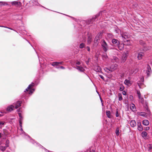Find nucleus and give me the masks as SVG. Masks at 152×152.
I'll list each match as a JSON object with an SVG mask.
<instances>
[{
    "mask_svg": "<svg viewBox=\"0 0 152 152\" xmlns=\"http://www.w3.org/2000/svg\"><path fill=\"white\" fill-rule=\"evenodd\" d=\"M20 130L22 132V133L25 136V137L26 138H28V140L30 142L32 143L34 146L38 147L39 149H44L45 151L48 150L45 148L44 147L41 145L39 143L36 142L35 140L31 138L23 130L22 126L20 127Z\"/></svg>",
    "mask_w": 152,
    "mask_h": 152,
    "instance_id": "f257e3e1",
    "label": "nucleus"
},
{
    "mask_svg": "<svg viewBox=\"0 0 152 152\" xmlns=\"http://www.w3.org/2000/svg\"><path fill=\"white\" fill-rule=\"evenodd\" d=\"M27 99V97L26 95L23 94L20 96V99L16 102L13 103V105L15 106V109H17L21 105L22 103H25Z\"/></svg>",
    "mask_w": 152,
    "mask_h": 152,
    "instance_id": "f03ea898",
    "label": "nucleus"
},
{
    "mask_svg": "<svg viewBox=\"0 0 152 152\" xmlns=\"http://www.w3.org/2000/svg\"><path fill=\"white\" fill-rule=\"evenodd\" d=\"M33 84H34L32 83V84H29L28 87L24 91V92H26L29 90V94L31 95L35 91V89L32 88Z\"/></svg>",
    "mask_w": 152,
    "mask_h": 152,
    "instance_id": "7ed1b4c3",
    "label": "nucleus"
},
{
    "mask_svg": "<svg viewBox=\"0 0 152 152\" xmlns=\"http://www.w3.org/2000/svg\"><path fill=\"white\" fill-rule=\"evenodd\" d=\"M101 46L103 51L106 52L109 48V46L104 39L102 40Z\"/></svg>",
    "mask_w": 152,
    "mask_h": 152,
    "instance_id": "20e7f679",
    "label": "nucleus"
},
{
    "mask_svg": "<svg viewBox=\"0 0 152 152\" xmlns=\"http://www.w3.org/2000/svg\"><path fill=\"white\" fill-rule=\"evenodd\" d=\"M63 63V61L54 62L52 63L51 65L53 66H55L56 68L59 69H60V66L58 65L62 64Z\"/></svg>",
    "mask_w": 152,
    "mask_h": 152,
    "instance_id": "39448f33",
    "label": "nucleus"
},
{
    "mask_svg": "<svg viewBox=\"0 0 152 152\" xmlns=\"http://www.w3.org/2000/svg\"><path fill=\"white\" fill-rule=\"evenodd\" d=\"M12 17L13 19L16 20H21L23 18L21 15L19 14H14Z\"/></svg>",
    "mask_w": 152,
    "mask_h": 152,
    "instance_id": "423d86ee",
    "label": "nucleus"
},
{
    "mask_svg": "<svg viewBox=\"0 0 152 152\" xmlns=\"http://www.w3.org/2000/svg\"><path fill=\"white\" fill-rule=\"evenodd\" d=\"M106 11L105 10H103L102 11H100V12H99V13L97 14L96 15L94 16H93V18L94 19H96V18L99 16L100 15H106ZM105 16H106V15H105Z\"/></svg>",
    "mask_w": 152,
    "mask_h": 152,
    "instance_id": "0eeeda50",
    "label": "nucleus"
},
{
    "mask_svg": "<svg viewBox=\"0 0 152 152\" xmlns=\"http://www.w3.org/2000/svg\"><path fill=\"white\" fill-rule=\"evenodd\" d=\"M112 42L113 45H112V46H114L115 47H116L117 46H118V45H119L120 43L119 41L118 40L114 38L112 39Z\"/></svg>",
    "mask_w": 152,
    "mask_h": 152,
    "instance_id": "6e6552de",
    "label": "nucleus"
},
{
    "mask_svg": "<svg viewBox=\"0 0 152 152\" xmlns=\"http://www.w3.org/2000/svg\"><path fill=\"white\" fill-rule=\"evenodd\" d=\"M95 19H94L93 17L92 18H89L86 21H83V22H85L87 24L89 25L92 23L94 21H95Z\"/></svg>",
    "mask_w": 152,
    "mask_h": 152,
    "instance_id": "1a4fd4ad",
    "label": "nucleus"
},
{
    "mask_svg": "<svg viewBox=\"0 0 152 152\" xmlns=\"http://www.w3.org/2000/svg\"><path fill=\"white\" fill-rule=\"evenodd\" d=\"M18 114L19 115V126L20 127H22V121L23 120V118L22 115V114L20 113H18Z\"/></svg>",
    "mask_w": 152,
    "mask_h": 152,
    "instance_id": "9d476101",
    "label": "nucleus"
},
{
    "mask_svg": "<svg viewBox=\"0 0 152 152\" xmlns=\"http://www.w3.org/2000/svg\"><path fill=\"white\" fill-rule=\"evenodd\" d=\"M118 65L116 64H112L110 66V69L111 72L117 69Z\"/></svg>",
    "mask_w": 152,
    "mask_h": 152,
    "instance_id": "9b49d317",
    "label": "nucleus"
},
{
    "mask_svg": "<svg viewBox=\"0 0 152 152\" xmlns=\"http://www.w3.org/2000/svg\"><path fill=\"white\" fill-rule=\"evenodd\" d=\"M15 106L13 104L10 105L7 107L6 110L8 112H10L13 110Z\"/></svg>",
    "mask_w": 152,
    "mask_h": 152,
    "instance_id": "f8f14e48",
    "label": "nucleus"
},
{
    "mask_svg": "<svg viewBox=\"0 0 152 152\" xmlns=\"http://www.w3.org/2000/svg\"><path fill=\"white\" fill-rule=\"evenodd\" d=\"M103 34V32L102 31H100L98 32L97 35H96L95 37L98 39H100L102 38V36Z\"/></svg>",
    "mask_w": 152,
    "mask_h": 152,
    "instance_id": "ddd939ff",
    "label": "nucleus"
},
{
    "mask_svg": "<svg viewBox=\"0 0 152 152\" xmlns=\"http://www.w3.org/2000/svg\"><path fill=\"white\" fill-rule=\"evenodd\" d=\"M137 129L139 131H142L143 130V128L141 125V123L140 122H137Z\"/></svg>",
    "mask_w": 152,
    "mask_h": 152,
    "instance_id": "4468645a",
    "label": "nucleus"
},
{
    "mask_svg": "<svg viewBox=\"0 0 152 152\" xmlns=\"http://www.w3.org/2000/svg\"><path fill=\"white\" fill-rule=\"evenodd\" d=\"M10 3L12 5L15 6H20L21 5V3L20 1H15L11 2Z\"/></svg>",
    "mask_w": 152,
    "mask_h": 152,
    "instance_id": "2eb2a0df",
    "label": "nucleus"
},
{
    "mask_svg": "<svg viewBox=\"0 0 152 152\" xmlns=\"http://www.w3.org/2000/svg\"><path fill=\"white\" fill-rule=\"evenodd\" d=\"M122 37L123 39V40L124 42H128L129 41V39H127L128 38V36L126 35H122Z\"/></svg>",
    "mask_w": 152,
    "mask_h": 152,
    "instance_id": "dca6fc26",
    "label": "nucleus"
},
{
    "mask_svg": "<svg viewBox=\"0 0 152 152\" xmlns=\"http://www.w3.org/2000/svg\"><path fill=\"white\" fill-rule=\"evenodd\" d=\"M127 58V56L126 54H123L121 57V62L123 63L125 62Z\"/></svg>",
    "mask_w": 152,
    "mask_h": 152,
    "instance_id": "f3484780",
    "label": "nucleus"
},
{
    "mask_svg": "<svg viewBox=\"0 0 152 152\" xmlns=\"http://www.w3.org/2000/svg\"><path fill=\"white\" fill-rule=\"evenodd\" d=\"M130 124L131 127H133L136 125V123L135 121L134 120H131L130 122Z\"/></svg>",
    "mask_w": 152,
    "mask_h": 152,
    "instance_id": "a211bd4d",
    "label": "nucleus"
},
{
    "mask_svg": "<svg viewBox=\"0 0 152 152\" xmlns=\"http://www.w3.org/2000/svg\"><path fill=\"white\" fill-rule=\"evenodd\" d=\"M76 66L77 67L76 69L81 72H83L85 71L83 68L81 66L76 65Z\"/></svg>",
    "mask_w": 152,
    "mask_h": 152,
    "instance_id": "6ab92c4d",
    "label": "nucleus"
},
{
    "mask_svg": "<svg viewBox=\"0 0 152 152\" xmlns=\"http://www.w3.org/2000/svg\"><path fill=\"white\" fill-rule=\"evenodd\" d=\"M107 37L109 39H113L114 35L111 33H107L106 34Z\"/></svg>",
    "mask_w": 152,
    "mask_h": 152,
    "instance_id": "aec40b11",
    "label": "nucleus"
},
{
    "mask_svg": "<svg viewBox=\"0 0 152 152\" xmlns=\"http://www.w3.org/2000/svg\"><path fill=\"white\" fill-rule=\"evenodd\" d=\"M142 123L143 125L147 126L149 124V122L147 120H144L142 121Z\"/></svg>",
    "mask_w": 152,
    "mask_h": 152,
    "instance_id": "412c9836",
    "label": "nucleus"
},
{
    "mask_svg": "<svg viewBox=\"0 0 152 152\" xmlns=\"http://www.w3.org/2000/svg\"><path fill=\"white\" fill-rule=\"evenodd\" d=\"M124 83L126 85L129 86L131 85V83L129 80H128L127 79L125 80L124 81Z\"/></svg>",
    "mask_w": 152,
    "mask_h": 152,
    "instance_id": "4be33fe9",
    "label": "nucleus"
},
{
    "mask_svg": "<svg viewBox=\"0 0 152 152\" xmlns=\"http://www.w3.org/2000/svg\"><path fill=\"white\" fill-rule=\"evenodd\" d=\"M102 59L104 61H106L108 58V57L106 53H104L102 55Z\"/></svg>",
    "mask_w": 152,
    "mask_h": 152,
    "instance_id": "5701e85b",
    "label": "nucleus"
},
{
    "mask_svg": "<svg viewBox=\"0 0 152 152\" xmlns=\"http://www.w3.org/2000/svg\"><path fill=\"white\" fill-rule=\"evenodd\" d=\"M147 135V133L145 131L142 132L141 133L142 137L144 138H145Z\"/></svg>",
    "mask_w": 152,
    "mask_h": 152,
    "instance_id": "b1692460",
    "label": "nucleus"
},
{
    "mask_svg": "<svg viewBox=\"0 0 152 152\" xmlns=\"http://www.w3.org/2000/svg\"><path fill=\"white\" fill-rule=\"evenodd\" d=\"M116 47H118L120 50H122L124 48V45H123L121 44H120L119 43V45L117 46Z\"/></svg>",
    "mask_w": 152,
    "mask_h": 152,
    "instance_id": "393cba45",
    "label": "nucleus"
},
{
    "mask_svg": "<svg viewBox=\"0 0 152 152\" xmlns=\"http://www.w3.org/2000/svg\"><path fill=\"white\" fill-rule=\"evenodd\" d=\"M143 54V53L142 52H140L138 54L137 57L139 60H140L142 58Z\"/></svg>",
    "mask_w": 152,
    "mask_h": 152,
    "instance_id": "a878e982",
    "label": "nucleus"
},
{
    "mask_svg": "<svg viewBox=\"0 0 152 152\" xmlns=\"http://www.w3.org/2000/svg\"><path fill=\"white\" fill-rule=\"evenodd\" d=\"M106 115L107 117L109 118H111L110 112V111L107 110L106 112Z\"/></svg>",
    "mask_w": 152,
    "mask_h": 152,
    "instance_id": "bb28decb",
    "label": "nucleus"
},
{
    "mask_svg": "<svg viewBox=\"0 0 152 152\" xmlns=\"http://www.w3.org/2000/svg\"><path fill=\"white\" fill-rule=\"evenodd\" d=\"M130 108L133 111L135 110L136 109L135 105L133 104H132L130 106Z\"/></svg>",
    "mask_w": 152,
    "mask_h": 152,
    "instance_id": "cd10ccee",
    "label": "nucleus"
},
{
    "mask_svg": "<svg viewBox=\"0 0 152 152\" xmlns=\"http://www.w3.org/2000/svg\"><path fill=\"white\" fill-rule=\"evenodd\" d=\"M95 69H96V71L97 72H100L102 70L100 67L99 66H96L95 67Z\"/></svg>",
    "mask_w": 152,
    "mask_h": 152,
    "instance_id": "c85d7f7f",
    "label": "nucleus"
},
{
    "mask_svg": "<svg viewBox=\"0 0 152 152\" xmlns=\"http://www.w3.org/2000/svg\"><path fill=\"white\" fill-rule=\"evenodd\" d=\"M139 102L140 103L142 104L143 105L144 104V99L143 97H140L139 98Z\"/></svg>",
    "mask_w": 152,
    "mask_h": 152,
    "instance_id": "c756f323",
    "label": "nucleus"
},
{
    "mask_svg": "<svg viewBox=\"0 0 152 152\" xmlns=\"http://www.w3.org/2000/svg\"><path fill=\"white\" fill-rule=\"evenodd\" d=\"M39 81H35L34 82H32L31 84H32V83H33L34 84H33V86H32V88H34L33 87L35 86H37L39 84Z\"/></svg>",
    "mask_w": 152,
    "mask_h": 152,
    "instance_id": "7c9ffc66",
    "label": "nucleus"
},
{
    "mask_svg": "<svg viewBox=\"0 0 152 152\" xmlns=\"http://www.w3.org/2000/svg\"><path fill=\"white\" fill-rule=\"evenodd\" d=\"M120 31V30L118 27L116 26L115 28V31L116 33L119 34Z\"/></svg>",
    "mask_w": 152,
    "mask_h": 152,
    "instance_id": "2f4dec72",
    "label": "nucleus"
},
{
    "mask_svg": "<svg viewBox=\"0 0 152 152\" xmlns=\"http://www.w3.org/2000/svg\"><path fill=\"white\" fill-rule=\"evenodd\" d=\"M120 114L118 113V109H117L116 110V111L115 113V116L116 117H120L121 118V117L120 116Z\"/></svg>",
    "mask_w": 152,
    "mask_h": 152,
    "instance_id": "473e14b6",
    "label": "nucleus"
},
{
    "mask_svg": "<svg viewBox=\"0 0 152 152\" xmlns=\"http://www.w3.org/2000/svg\"><path fill=\"white\" fill-rule=\"evenodd\" d=\"M0 148L2 151H4L5 150L7 147H6V146H1L0 147Z\"/></svg>",
    "mask_w": 152,
    "mask_h": 152,
    "instance_id": "72a5a7b5",
    "label": "nucleus"
},
{
    "mask_svg": "<svg viewBox=\"0 0 152 152\" xmlns=\"http://www.w3.org/2000/svg\"><path fill=\"white\" fill-rule=\"evenodd\" d=\"M149 67H150V69L148 68V70H146V73L147 74V75L148 77L150 75V71H151V68L149 66Z\"/></svg>",
    "mask_w": 152,
    "mask_h": 152,
    "instance_id": "f704fd0d",
    "label": "nucleus"
},
{
    "mask_svg": "<svg viewBox=\"0 0 152 152\" xmlns=\"http://www.w3.org/2000/svg\"><path fill=\"white\" fill-rule=\"evenodd\" d=\"M124 87L122 84H121L120 85V87L119 88V90L121 91H122L124 90Z\"/></svg>",
    "mask_w": 152,
    "mask_h": 152,
    "instance_id": "c9c22d12",
    "label": "nucleus"
},
{
    "mask_svg": "<svg viewBox=\"0 0 152 152\" xmlns=\"http://www.w3.org/2000/svg\"><path fill=\"white\" fill-rule=\"evenodd\" d=\"M9 141L8 140H6L5 142V146H6V147L7 148L9 147Z\"/></svg>",
    "mask_w": 152,
    "mask_h": 152,
    "instance_id": "e433bc0d",
    "label": "nucleus"
},
{
    "mask_svg": "<svg viewBox=\"0 0 152 152\" xmlns=\"http://www.w3.org/2000/svg\"><path fill=\"white\" fill-rule=\"evenodd\" d=\"M115 132L117 136H118L119 135L120 132L118 128H116Z\"/></svg>",
    "mask_w": 152,
    "mask_h": 152,
    "instance_id": "4c0bfd02",
    "label": "nucleus"
},
{
    "mask_svg": "<svg viewBox=\"0 0 152 152\" xmlns=\"http://www.w3.org/2000/svg\"><path fill=\"white\" fill-rule=\"evenodd\" d=\"M148 151H150L152 149V143L148 144Z\"/></svg>",
    "mask_w": 152,
    "mask_h": 152,
    "instance_id": "58836bf2",
    "label": "nucleus"
},
{
    "mask_svg": "<svg viewBox=\"0 0 152 152\" xmlns=\"http://www.w3.org/2000/svg\"><path fill=\"white\" fill-rule=\"evenodd\" d=\"M118 100L119 101H121L122 100V94H121L119 93L118 94Z\"/></svg>",
    "mask_w": 152,
    "mask_h": 152,
    "instance_id": "ea45409f",
    "label": "nucleus"
},
{
    "mask_svg": "<svg viewBox=\"0 0 152 152\" xmlns=\"http://www.w3.org/2000/svg\"><path fill=\"white\" fill-rule=\"evenodd\" d=\"M139 43L140 44L142 45V46H144L145 45V42L142 40H140L139 41Z\"/></svg>",
    "mask_w": 152,
    "mask_h": 152,
    "instance_id": "a19ab883",
    "label": "nucleus"
},
{
    "mask_svg": "<svg viewBox=\"0 0 152 152\" xmlns=\"http://www.w3.org/2000/svg\"><path fill=\"white\" fill-rule=\"evenodd\" d=\"M85 44L83 43H81L80 44L79 48H83L85 47Z\"/></svg>",
    "mask_w": 152,
    "mask_h": 152,
    "instance_id": "79ce46f5",
    "label": "nucleus"
},
{
    "mask_svg": "<svg viewBox=\"0 0 152 152\" xmlns=\"http://www.w3.org/2000/svg\"><path fill=\"white\" fill-rule=\"evenodd\" d=\"M146 115V113L144 112H140L139 114L140 116H145Z\"/></svg>",
    "mask_w": 152,
    "mask_h": 152,
    "instance_id": "37998d69",
    "label": "nucleus"
},
{
    "mask_svg": "<svg viewBox=\"0 0 152 152\" xmlns=\"http://www.w3.org/2000/svg\"><path fill=\"white\" fill-rule=\"evenodd\" d=\"M145 111L148 112V113H150V110L148 108V106H147L146 107H145Z\"/></svg>",
    "mask_w": 152,
    "mask_h": 152,
    "instance_id": "c03bdc74",
    "label": "nucleus"
},
{
    "mask_svg": "<svg viewBox=\"0 0 152 152\" xmlns=\"http://www.w3.org/2000/svg\"><path fill=\"white\" fill-rule=\"evenodd\" d=\"M137 83L139 88H141L140 86L142 85L143 83H142L140 81H138L137 82Z\"/></svg>",
    "mask_w": 152,
    "mask_h": 152,
    "instance_id": "a18cd8bd",
    "label": "nucleus"
},
{
    "mask_svg": "<svg viewBox=\"0 0 152 152\" xmlns=\"http://www.w3.org/2000/svg\"><path fill=\"white\" fill-rule=\"evenodd\" d=\"M137 94L138 98H140V97H141V93L139 90L137 91Z\"/></svg>",
    "mask_w": 152,
    "mask_h": 152,
    "instance_id": "49530a36",
    "label": "nucleus"
},
{
    "mask_svg": "<svg viewBox=\"0 0 152 152\" xmlns=\"http://www.w3.org/2000/svg\"><path fill=\"white\" fill-rule=\"evenodd\" d=\"M100 39H98L97 38H95L94 40V43L96 44L97 45H98L97 42H98V41Z\"/></svg>",
    "mask_w": 152,
    "mask_h": 152,
    "instance_id": "de8ad7c7",
    "label": "nucleus"
},
{
    "mask_svg": "<svg viewBox=\"0 0 152 152\" xmlns=\"http://www.w3.org/2000/svg\"><path fill=\"white\" fill-rule=\"evenodd\" d=\"M110 67L108 68H104V70L106 72H108L109 71H110Z\"/></svg>",
    "mask_w": 152,
    "mask_h": 152,
    "instance_id": "09e8293b",
    "label": "nucleus"
},
{
    "mask_svg": "<svg viewBox=\"0 0 152 152\" xmlns=\"http://www.w3.org/2000/svg\"><path fill=\"white\" fill-rule=\"evenodd\" d=\"M92 39L90 37H88V43H90Z\"/></svg>",
    "mask_w": 152,
    "mask_h": 152,
    "instance_id": "8fccbe9b",
    "label": "nucleus"
},
{
    "mask_svg": "<svg viewBox=\"0 0 152 152\" xmlns=\"http://www.w3.org/2000/svg\"><path fill=\"white\" fill-rule=\"evenodd\" d=\"M2 5L6 6L8 5V3L7 2L2 1Z\"/></svg>",
    "mask_w": 152,
    "mask_h": 152,
    "instance_id": "3c124183",
    "label": "nucleus"
},
{
    "mask_svg": "<svg viewBox=\"0 0 152 152\" xmlns=\"http://www.w3.org/2000/svg\"><path fill=\"white\" fill-rule=\"evenodd\" d=\"M144 104L145 105L144 106V107H146L147 106H148V103L147 101L145 100L144 102Z\"/></svg>",
    "mask_w": 152,
    "mask_h": 152,
    "instance_id": "603ef678",
    "label": "nucleus"
},
{
    "mask_svg": "<svg viewBox=\"0 0 152 152\" xmlns=\"http://www.w3.org/2000/svg\"><path fill=\"white\" fill-rule=\"evenodd\" d=\"M140 81L143 83L144 82V78L143 77H142L140 78Z\"/></svg>",
    "mask_w": 152,
    "mask_h": 152,
    "instance_id": "864d4df0",
    "label": "nucleus"
},
{
    "mask_svg": "<svg viewBox=\"0 0 152 152\" xmlns=\"http://www.w3.org/2000/svg\"><path fill=\"white\" fill-rule=\"evenodd\" d=\"M113 59L116 62H117V61H118V58L116 56L114 57Z\"/></svg>",
    "mask_w": 152,
    "mask_h": 152,
    "instance_id": "5fc2aeb1",
    "label": "nucleus"
},
{
    "mask_svg": "<svg viewBox=\"0 0 152 152\" xmlns=\"http://www.w3.org/2000/svg\"><path fill=\"white\" fill-rule=\"evenodd\" d=\"M99 76L103 80H105L104 79V77L102 75H99Z\"/></svg>",
    "mask_w": 152,
    "mask_h": 152,
    "instance_id": "6e6d98bb",
    "label": "nucleus"
},
{
    "mask_svg": "<svg viewBox=\"0 0 152 152\" xmlns=\"http://www.w3.org/2000/svg\"><path fill=\"white\" fill-rule=\"evenodd\" d=\"M4 122L3 121H0V125H1V126H2V125H4Z\"/></svg>",
    "mask_w": 152,
    "mask_h": 152,
    "instance_id": "4d7b16f0",
    "label": "nucleus"
},
{
    "mask_svg": "<svg viewBox=\"0 0 152 152\" xmlns=\"http://www.w3.org/2000/svg\"><path fill=\"white\" fill-rule=\"evenodd\" d=\"M122 94L123 95H126V92L125 91H122Z\"/></svg>",
    "mask_w": 152,
    "mask_h": 152,
    "instance_id": "13d9d810",
    "label": "nucleus"
},
{
    "mask_svg": "<svg viewBox=\"0 0 152 152\" xmlns=\"http://www.w3.org/2000/svg\"><path fill=\"white\" fill-rule=\"evenodd\" d=\"M149 129H150L149 127H146L145 128L144 130L146 131L148 130H149Z\"/></svg>",
    "mask_w": 152,
    "mask_h": 152,
    "instance_id": "bf43d9fd",
    "label": "nucleus"
},
{
    "mask_svg": "<svg viewBox=\"0 0 152 152\" xmlns=\"http://www.w3.org/2000/svg\"><path fill=\"white\" fill-rule=\"evenodd\" d=\"M81 64V63L80 62V61H77L76 63V65H80Z\"/></svg>",
    "mask_w": 152,
    "mask_h": 152,
    "instance_id": "052dcab7",
    "label": "nucleus"
},
{
    "mask_svg": "<svg viewBox=\"0 0 152 152\" xmlns=\"http://www.w3.org/2000/svg\"><path fill=\"white\" fill-rule=\"evenodd\" d=\"M86 48V49H87V50L89 52L90 50V48L89 47L87 46Z\"/></svg>",
    "mask_w": 152,
    "mask_h": 152,
    "instance_id": "680f3d73",
    "label": "nucleus"
},
{
    "mask_svg": "<svg viewBox=\"0 0 152 152\" xmlns=\"http://www.w3.org/2000/svg\"><path fill=\"white\" fill-rule=\"evenodd\" d=\"M127 43H126V44L127 45H131V43L130 42V40H129V42H127Z\"/></svg>",
    "mask_w": 152,
    "mask_h": 152,
    "instance_id": "e2e57ef3",
    "label": "nucleus"
},
{
    "mask_svg": "<svg viewBox=\"0 0 152 152\" xmlns=\"http://www.w3.org/2000/svg\"><path fill=\"white\" fill-rule=\"evenodd\" d=\"M89 151L91 152H95V151L94 150H93V149L91 150V149H90V150Z\"/></svg>",
    "mask_w": 152,
    "mask_h": 152,
    "instance_id": "0e129e2a",
    "label": "nucleus"
},
{
    "mask_svg": "<svg viewBox=\"0 0 152 152\" xmlns=\"http://www.w3.org/2000/svg\"><path fill=\"white\" fill-rule=\"evenodd\" d=\"M108 49H110V50L114 49V48H112V47L109 46Z\"/></svg>",
    "mask_w": 152,
    "mask_h": 152,
    "instance_id": "69168bd1",
    "label": "nucleus"
},
{
    "mask_svg": "<svg viewBox=\"0 0 152 152\" xmlns=\"http://www.w3.org/2000/svg\"><path fill=\"white\" fill-rule=\"evenodd\" d=\"M133 6H134V7H137L138 6V4H134L133 5Z\"/></svg>",
    "mask_w": 152,
    "mask_h": 152,
    "instance_id": "338daca9",
    "label": "nucleus"
},
{
    "mask_svg": "<svg viewBox=\"0 0 152 152\" xmlns=\"http://www.w3.org/2000/svg\"><path fill=\"white\" fill-rule=\"evenodd\" d=\"M60 69H65V67L63 66H60Z\"/></svg>",
    "mask_w": 152,
    "mask_h": 152,
    "instance_id": "774afa93",
    "label": "nucleus"
}]
</instances>
